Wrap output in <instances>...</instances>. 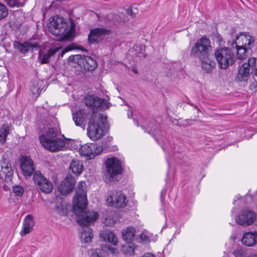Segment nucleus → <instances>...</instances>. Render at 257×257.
I'll list each match as a JSON object with an SVG mask.
<instances>
[{
    "label": "nucleus",
    "instance_id": "1",
    "mask_svg": "<svg viewBox=\"0 0 257 257\" xmlns=\"http://www.w3.org/2000/svg\"><path fill=\"white\" fill-rule=\"evenodd\" d=\"M86 184L80 181L77 185L76 195L73 198V212L79 216L77 219L78 223L81 226H87L93 223L98 217V214L95 211H85L87 206Z\"/></svg>",
    "mask_w": 257,
    "mask_h": 257
},
{
    "label": "nucleus",
    "instance_id": "2",
    "mask_svg": "<svg viewBox=\"0 0 257 257\" xmlns=\"http://www.w3.org/2000/svg\"><path fill=\"white\" fill-rule=\"evenodd\" d=\"M107 118L106 115L92 111L87 128V135L91 140H99L106 133Z\"/></svg>",
    "mask_w": 257,
    "mask_h": 257
},
{
    "label": "nucleus",
    "instance_id": "3",
    "mask_svg": "<svg viewBox=\"0 0 257 257\" xmlns=\"http://www.w3.org/2000/svg\"><path fill=\"white\" fill-rule=\"evenodd\" d=\"M75 24L71 23L68 27L63 18L55 16L48 25L49 31L56 37L59 41L71 40L75 33Z\"/></svg>",
    "mask_w": 257,
    "mask_h": 257
},
{
    "label": "nucleus",
    "instance_id": "4",
    "mask_svg": "<svg viewBox=\"0 0 257 257\" xmlns=\"http://www.w3.org/2000/svg\"><path fill=\"white\" fill-rule=\"evenodd\" d=\"M227 45L228 47H231L230 42H228ZM231 49V48L229 49L228 47H224L216 50L215 56L221 69H226L229 65H231L234 63L235 58Z\"/></svg>",
    "mask_w": 257,
    "mask_h": 257
},
{
    "label": "nucleus",
    "instance_id": "5",
    "mask_svg": "<svg viewBox=\"0 0 257 257\" xmlns=\"http://www.w3.org/2000/svg\"><path fill=\"white\" fill-rule=\"evenodd\" d=\"M106 171L105 172L106 182L108 183L114 180V177L122 172L121 162L115 158L107 159L105 163Z\"/></svg>",
    "mask_w": 257,
    "mask_h": 257
},
{
    "label": "nucleus",
    "instance_id": "6",
    "mask_svg": "<svg viewBox=\"0 0 257 257\" xmlns=\"http://www.w3.org/2000/svg\"><path fill=\"white\" fill-rule=\"evenodd\" d=\"M210 41L206 36H202L192 47L191 56L196 58H203L208 55Z\"/></svg>",
    "mask_w": 257,
    "mask_h": 257
},
{
    "label": "nucleus",
    "instance_id": "7",
    "mask_svg": "<svg viewBox=\"0 0 257 257\" xmlns=\"http://www.w3.org/2000/svg\"><path fill=\"white\" fill-rule=\"evenodd\" d=\"M39 139L42 146L52 152L63 150L65 145V141L60 138L51 139L44 136H40Z\"/></svg>",
    "mask_w": 257,
    "mask_h": 257
},
{
    "label": "nucleus",
    "instance_id": "8",
    "mask_svg": "<svg viewBox=\"0 0 257 257\" xmlns=\"http://www.w3.org/2000/svg\"><path fill=\"white\" fill-rule=\"evenodd\" d=\"M35 186L45 193H50L53 190V185L50 181L46 178L40 171H36L33 175Z\"/></svg>",
    "mask_w": 257,
    "mask_h": 257
},
{
    "label": "nucleus",
    "instance_id": "9",
    "mask_svg": "<svg viewBox=\"0 0 257 257\" xmlns=\"http://www.w3.org/2000/svg\"><path fill=\"white\" fill-rule=\"evenodd\" d=\"M255 63L254 57L248 59L247 63H244L239 68L235 80L237 82L246 81L249 77L250 69L255 66Z\"/></svg>",
    "mask_w": 257,
    "mask_h": 257
},
{
    "label": "nucleus",
    "instance_id": "10",
    "mask_svg": "<svg viewBox=\"0 0 257 257\" xmlns=\"http://www.w3.org/2000/svg\"><path fill=\"white\" fill-rule=\"evenodd\" d=\"M85 105L92 107L93 109L97 108L100 109H105L109 107V103L102 98L93 95H88L84 98Z\"/></svg>",
    "mask_w": 257,
    "mask_h": 257
},
{
    "label": "nucleus",
    "instance_id": "11",
    "mask_svg": "<svg viewBox=\"0 0 257 257\" xmlns=\"http://www.w3.org/2000/svg\"><path fill=\"white\" fill-rule=\"evenodd\" d=\"M102 151V147L97 144H87L81 146L79 152L81 156L89 157V159L94 158L96 155H99Z\"/></svg>",
    "mask_w": 257,
    "mask_h": 257
},
{
    "label": "nucleus",
    "instance_id": "12",
    "mask_svg": "<svg viewBox=\"0 0 257 257\" xmlns=\"http://www.w3.org/2000/svg\"><path fill=\"white\" fill-rule=\"evenodd\" d=\"M72 57L73 60L76 62L78 65L85 70L92 71L97 67L95 60L89 56L76 55L72 56Z\"/></svg>",
    "mask_w": 257,
    "mask_h": 257
},
{
    "label": "nucleus",
    "instance_id": "13",
    "mask_svg": "<svg viewBox=\"0 0 257 257\" xmlns=\"http://www.w3.org/2000/svg\"><path fill=\"white\" fill-rule=\"evenodd\" d=\"M126 199L125 195L121 192L115 191L110 193L106 201L110 206L123 208L126 205Z\"/></svg>",
    "mask_w": 257,
    "mask_h": 257
},
{
    "label": "nucleus",
    "instance_id": "14",
    "mask_svg": "<svg viewBox=\"0 0 257 257\" xmlns=\"http://www.w3.org/2000/svg\"><path fill=\"white\" fill-rule=\"evenodd\" d=\"M256 217V214L253 211L244 210L236 217L235 221L239 225L247 226L252 224Z\"/></svg>",
    "mask_w": 257,
    "mask_h": 257
},
{
    "label": "nucleus",
    "instance_id": "15",
    "mask_svg": "<svg viewBox=\"0 0 257 257\" xmlns=\"http://www.w3.org/2000/svg\"><path fill=\"white\" fill-rule=\"evenodd\" d=\"M254 42V40L250 35L240 33L239 36L236 35L235 38L230 43L231 48H233L234 45L235 47L242 46L250 49Z\"/></svg>",
    "mask_w": 257,
    "mask_h": 257
},
{
    "label": "nucleus",
    "instance_id": "16",
    "mask_svg": "<svg viewBox=\"0 0 257 257\" xmlns=\"http://www.w3.org/2000/svg\"><path fill=\"white\" fill-rule=\"evenodd\" d=\"M145 132L153 136L155 140L159 143V137L162 136L160 131V124L157 123L156 120H152L151 121L144 122L142 125Z\"/></svg>",
    "mask_w": 257,
    "mask_h": 257
},
{
    "label": "nucleus",
    "instance_id": "17",
    "mask_svg": "<svg viewBox=\"0 0 257 257\" xmlns=\"http://www.w3.org/2000/svg\"><path fill=\"white\" fill-rule=\"evenodd\" d=\"M21 169L25 177H30L34 171V163L31 158L23 156L21 158Z\"/></svg>",
    "mask_w": 257,
    "mask_h": 257
},
{
    "label": "nucleus",
    "instance_id": "18",
    "mask_svg": "<svg viewBox=\"0 0 257 257\" xmlns=\"http://www.w3.org/2000/svg\"><path fill=\"white\" fill-rule=\"evenodd\" d=\"M74 185L72 177L71 176H68L61 182L58 187V190L62 195H65L72 191Z\"/></svg>",
    "mask_w": 257,
    "mask_h": 257
},
{
    "label": "nucleus",
    "instance_id": "19",
    "mask_svg": "<svg viewBox=\"0 0 257 257\" xmlns=\"http://www.w3.org/2000/svg\"><path fill=\"white\" fill-rule=\"evenodd\" d=\"M242 243L247 246H253L257 244V232H246L243 233Z\"/></svg>",
    "mask_w": 257,
    "mask_h": 257
},
{
    "label": "nucleus",
    "instance_id": "20",
    "mask_svg": "<svg viewBox=\"0 0 257 257\" xmlns=\"http://www.w3.org/2000/svg\"><path fill=\"white\" fill-rule=\"evenodd\" d=\"M34 220L32 215H27L23 221L22 229L20 234L22 236L31 232L34 226Z\"/></svg>",
    "mask_w": 257,
    "mask_h": 257
},
{
    "label": "nucleus",
    "instance_id": "21",
    "mask_svg": "<svg viewBox=\"0 0 257 257\" xmlns=\"http://www.w3.org/2000/svg\"><path fill=\"white\" fill-rule=\"evenodd\" d=\"M14 46L23 53H26L30 50H34L35 48H37L39 46L37 42H25L21 43L17 41L14 43Z\"/></svg>",
    "mask_w": 257,
    "mask_h": 257
},
{
    "label": "nucleus",
    "instance_id": "22",
    "mask_svg": "<svg viewBox=\"0 0 257 257\" xmlns=\"http://www.w3.org/2000/svg\"><path fill=\"white\" fill-rule=\"evenodd\" d=\"M89 114L83 110H78L73 114V119L75 124L81 127L84 128L86 123V118Z\"/></svg>",
    "mask_w": 257,
    "mask_h": 257
},
{
    "label": "nucleus",
    "instance_id": "23",
    "mask_svg": "<svg viewBox=\"0 0 257 257\" xmlns=\"http://www.w3.org/2000/svg\"><path fill=\"white\" fill-rule=\"evenodd\" d=\"M109 34V31L104 28H95L91 30L88 35L89 43H94L102 36Z\"/></svg>",
    "mask_w": 257,
    "mask_h": 257
},
{
    "label": "nucleus",
    "instance_id": "24",
    "mask_svg": "<svg viewBox=\"0 0 257 257\" xmlns=\"http://www.w3.org/2000/svg\"><path fill=\"white\" fill-rule=\"evenodd\" d=\"M1 172L3 173L6 177H10L13 174V170L9 160L4 155H2L1 161Z\"/></svg>",
    "mask_w": 257,
    "mask_h": 257
},
{
    "label": "nucleus",
    "instance_id": "25",
    "mask_svg": "<svg viewBox=\"0 0 257 257\" xmlns=\"http://www.w3.org/2000/svg\"><path fill=\"white\" fill-rule=\"evenodd\" d=\"M99 236L104 241H107L116 244L117 238L114 233L109 230H102L99 234Z\"/></svg>",
    "mask_w": 257,
    "mask_h": 257
},
{
    "label": "nucleus",
    "instance_id": "26",
    "mask_svg": "<svg viewBox=\"0 0 257 257\" xmlns=\"http://www.w3.org/2000/svg\"><path fill=\"white\" fill-rule=\"evenodd\" d=\"M83 165L82 162L73 160L69 166V171L75 176L79 175L83 171Z\"/></svg>",
    "mask_w": 257,
    "mask_h": 257
},
{
    "label": "nucleus",
    "instance_id": "27",
    "mask_svg": "<svg viewBox=\"0 0 257 257\" xmlns=\"http://www.w3.org/2000/svg\"><path fill=\"white\" fill-rule=\"evenodd\" d=\"M135 233L136 230L134 227H127L121 231L122 238L127 243H131L134 239Z\"/></svg>",
    "mask_w": 257,
    "mask_h": 257
},
{
    "label": "nucleus",
    "instance_id": "28",
    "mask_svg": "<svg viewBox=\"0 0 257 257\" xmlns=\"http://www.w3.org/2000/svg\"><path fill=\"white\" fill-rule=\"evenodd\" d=\"M198 58L201 60L202 68L206 72H209L215 67L216 63L209 58V55L203 57V58Z\"/></svg>",
    "mask_w": 257,
    "mask_h": 257
},
{
    "label": "nucleus",
    "instance_id": "29",
    "mask_svg": "<svg viewBox=\"0 0 257 257\" xmlns=\"http://www.w3.org/2000/svg\"><path fill=\"white\" fill-rule=\"evenodd\" d=\"M10 127L7 124H3L0 128V143H6V139L9 134Z\"/></svg>",
    "mask_w": 257,
    "mask_h": 257
},
{
    "label": "nucleus",
    "instance_id": "30",
    "mask_svg": "<svg viewBox=\"0 0 257 257\" xmlns=\"http://www.w3.org/2000/svg\"><path fill=\"white\" fill-rule=\"evenodd\" d=\"M105 249L106 246L103 248L92 249L89 250V253L91 257H107Z\"/></svg>",
    "mask_w": 257,
    "mask_h": 257
},
{
    "label": "nucleus",
    "instance_id": "31",
    "mask_svg": "<svg viewBox=\"0 0 257 257\" xmlns=\"http://www.w3.org/2000/svg\"><path fill=\"white\" fill-rule=\"evenodd\" d=\"M233 48L236 49V58L240 60H242L246 58L247 56V51L249 49L245 47H235L234 45Z\"/></svg>",
    "mask_w": 257,
    "mask_h": 257
},
{
    "label": "nucleus",
    "instance_id": "32",
    "mask_svg": "<svg viewBox=\"0 0 257 257\" xmlns=\"http://www.w3.org/2000/svg\"><path fill=\"white\" fill-rule=\"evenodd\" d=\"M61 49L60 47L55 48H50L48 52L45 54L41 60V64H46L48 63L49 58L55 54L57 51Z\"/></svg>",
    "mask_w": 257,
    "mask_h": 257
},
{
    "label": "nucleus",
    "instance_id": "33",
    "mask_svg": "<svg viewBox=\"0 0 257 257\" xmlns=\"http://www.w3.org/2000/svg\"><path fill=\"white\" fill-rule=\"evenodd\" d=\"M92 229L89 228H86L83 230L81 237L84 242L87 243L91 241L92 237Z\"/></svg>",
    "mask_w": 257,
    "mask_h": 257
},
{
    "label": "nucleus",
    "instance_id": "34",
    "mask_svg": "<svg viewBox=\"0 0 257 257\" xmlns=\"http://www.w3.org/2000/svg\"><path fill=\"white\" fill-rule=\"evenodd\" d=\"M135 245L133 243H128L126 245H122L121 250L125 254L131 255L135 253Z\"/></svg>",
    "mask_w": 257,
    "mask_h": 257
},
{
    "label": "nucleus",
    "instance_id": "35",
    "mask_svg": "<svg viewBox=\"0 0 257 257\" xmlns=\"http://www.w3.org/2000/svg\"><path fill=\"white\" fill-rule=\"evenodd\" d=\"M11 8L22 7L24 6V0H4Z\"/></svg>",
    "mask_w": 257,
    "mask_h": 257
},
{
    "label": "nucleus",
    "instance_id": "36",
    "mask_svg": "<svg viewBox=\"0 0 257 257\" xmlns=\"http://www.w3.org/2000/svg\"><path fill=\"white\" fill-rule=\"evenodd\" d=\"M57 130L52 127H49L45 135H42V136H44L45 137L51 139H54L56 138L57 135Z\"/></svg>",
    "mask_w": 257,
    "mask_h": 257
},
{
    "label": "nucleus",
    "instance_id": "37",
    "mask_svg": "<svg viewBox=\"0 0 257 257\" xmlns=\"http://www.w3.org/2000/svg\"><path fill=\"white\" fill-rule=\"evenodd\" d=\"M8 15V10L4 4L0 3V20L4 19Z\"/></svg>",
    "mask_w": 257,
    "mask_h": 257
},
{
    "label": "nucleus",
    "instance_id": "38",
    "mask_svg": "<svg viewBox=\"0 0 257 257\" xmlns=\"http://www.w3.org/2000/svg\"><path fill=\"white\" fill-rule=\"evenodd\" d=\"M13 190L15 195L18 196H21L24 193V188L20 185L13 187Z\"/></svg>",
    "mask_w": 257,
    "mask_h": 257
},
{
    "label": "nucleus",
    "instance_id": "39",
    "mask_svg": "<svg viewBox=\"0 0 257 257\" xmlns=\"http://www.w3.org/2000/svg\"><path fill=\"white\" fill-rule=\"evenodd\" d=\"M214 40L220 46H221L224 44V42L223 41L222 37L218 34H216L215 35Z\"/></svg>",
    "mask_w": 257,
    "mask_h": 257
},
{
    "label": "nucleus",
    "instance_id": "40",
    "mask_svg": "<svg viewBox=\"0 0 257 257\" xmlns=\"http://www.w3.org/2000/svg\"><path fill=\"white\" fill-rule=\"evenodd\" d=\"M140 237L141 240L143 242H147L149 241V237L143 233H142L140 234Z\"/></svg>",
    "mask_w": 257,
    "mask_h": 257
},
{
    "label": "nucleus",
    "instance_id": "41",
    "mask_svg": "<svg viewBox=\"0 0 257 257\" xmlns=\"http://www.w3.org/2000/svg\"><path fill=\"white\" fill-rule=\"evenodd\" d=\"M74 48L73 47L72 45H70L66 47V48L62 51L61 56H63L64 53L66 52L72 50L74 49Z\"/></svg>",
    "mask_w": 257,
    "mask_h": 257
},
{
    "label": "nucleus",
    "instance_id": "42",
    "mask_svg": "<svg viewBox=\"0 0 257 257\" xmlns=\"http://www.w3.org/2000/svg\"><path fill=\"white\" fill-rule=\"evenodd\" d=\"M57 211L60 215H64L66 214V211L63 207H57Z\"/></svg>",
    "mask_w": 257,
    "mask_h": 257
},
{
    "label": "nucleus",
    "instance_id": "43",
    "mask_svg": "<svg viewBox=\"0 0 257 257\" xmlns=\"http://www.w3.org/2000/svg\"><path fill=\"white\" fill-rule=\"evenodd\" d=\"M257 83H253L249 85V89L253 91L256 92L257 91Z\"/></svg>",
    "mask_w": 257,
    "mask_h": 257
},
{
    "label": "nucleus",
    "instance_id": "44",
    "mask_svg": "<svg viewBox=\"0 0 257 257\" xmlns=\"http://www.w3.org/2000/svg\"><path fill=\"white\" fill-rule=\"evenodd\" d=\"M107 19L109 20V21H112L115 22V20L117 18V16L115 15H113V14H110V15H107Z\"/></svg>",
    "mask_w": 257,
    "mask_h": 257
},
{
    "label": "nucleus",
    "instance_id": "45",
    "mask_svg": "<svg viewBox=\"0 0 257 257\" xmlns=\"http://www.w3.org/2000/svg\"><path fill=\"white\" fill-rule=\"evenodd\" d=\"M31 90L33 94H36V93H38L39 88H38L37 87H35L34 86H31Z\"/></svg>",
    "mask_w": 257,
    "mask_h": 257
},
{
    "label": "nucleus",
    "instance_id": "46",
    "mask_svg": "<svg viewBox=\"0 0 257 257\" xmlns=\"http://www.w3.org/2000/svg\"><path fill=\"white\" fill-rule=\"evenodd\" d=\"M106 247H107V248L108 250H109V251H111V253H115V250H116V249H115L114 248H113V247H109V246H107Z\"/></svg>",
    "mask_w": 257,
    "mask_h": 257
},
{
    "label": "nucleus",
    "instance_id": "47",
    "mask_svg": "<svg viewBox=\"0 0 257 257\" xmlns=\"http://www.w3.org/2000/svg\"><path fill=\"white\" fill-rule=\"evenodd\" d=\"M144 257H155V255L151 253H147L145 254Z\"/></svg>",
    "mask_w": 257,
    "mask_h": 257
},
{
    "label": "nucleus",
    "instance_id": "48",
    "mask_svg": "<svg viewBox=\"0 0 257 257\" xmlns=\"http://www.w3.org/2000/svg\"><path fill=\"white\" fill-rule=\"evenodd\" d=\"M235 32L234 31V30L232 29L231 30H230V35H232L233 34H234Z\"/></svg>",
    "mask_w": 257,
    "mask_h": 257
},
{
    "label": "nucleus",
    "instance_id": "49",
    "mask_svg": "<svg viewBox=\"0 0 257 257\" xmlns=\"http://www.w3.org/2000/svg\"><path fill=\"white\" fill-rule=\"evenodd\" d=\"M133 71L135 73H136V74H137V73H138V71H137V70L136 68H135L133 69Z\"/></svg>",
    "mask_w": 257,
    "mask_h": 257
},
{
    "label": "nucleus",
    "instance_id": "50",
    "mask_svg": "<svg viewBox=\"0 0 257 257\" xmlns=\"http://www.w3.org/2000/svg\"><path fill=\"white\" fill-rule=\"evenodd\" d=\"M255 75L257 76V68L256 69V70H255Z\"/></svg>",
    "mask_w": 257,
    "mask_h": 257
},
{
    "label": "nucleus",
    "instance_id": "51",
    "mask_svg": "<svg viewBox=\"0 0 257 257\" xmlns=\"http://www.w3.org/2000/svg\"><path fill=\"white\" fill-rule=\"evenodd\" d=\"M131 116V114H128V117L131 118V116Z\"/></svg>",
    "mask_w": 257,
    "mask_h": 257
},
{
    "label": "nucleus",
    "instance_id": "52",
    "mask_svg": "<svg viewBox=\"0 0 257 257\" xmlns=\"http://www.w3.org/2000/svg\"><path fill=\"white\" fill-rule=\"evenodd\" d=\"M131 116V114H128V117L131 118V116Z\"/></svg>",
    "mask_w": 257,
    "mask_h": 257
},
{
    "label": "nucleus",
    "instance_id": "53",
    "mask_svg": "<svg viewBox=\"0 0 257 257\" xmlns=\"http://www.w3.org/2000/svg\"><path fill=\"white\" fill-rule=\"evenodd\" d=\"M34 84H37V82H34Z\"/></svg>",
    "mask_w": 257,
    "mask_h": 257
}]
</instances>
